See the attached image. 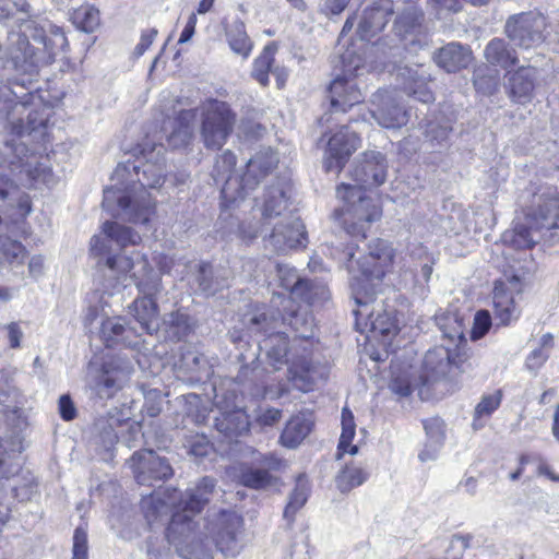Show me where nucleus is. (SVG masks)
I'll use <instances>...</instances> for the list:
<instances>
[{"instance_id":"nucleus-36","label":"nucleus","mask_w":559,"mask_h":559,"mask_svg":"<svg viewBox=\"0 0 559 559\" xmlns=\"http://www.w3.org/2000/svg\"><path fill=\"white\" fill-rule=\"evenodd\" d=\"M486 60L501 69H508L518 62L516 51L501 38L491 39L484 51Z\"/></svg>"},{"instance_id":"nucleus-39","label":"nucleus","mask_w":559,"mask_h":559,"mask_svg":"<svg viewBox=\"0 0 559 559\" xmlns=\"http://www.w3.org/2000/svg\"><path fill=\"white\" fill-rule=\"evenodd\" d=\"M226 37L230 49L240 55L242 58H248L252 50V41L247 35L245 23L241 20H235L226 29Z\"/></svg>"},{"instance_id":"nucleus-26","label":"nucleus","mask_w":559,"mask_h":559,"mask_svg":"<svg viewBox=\"0 0 559 559\" xmlns=\"http://www.w3.org/2000/svg\"><path fill=\"white\" fill-rule=\"evenodd\" d=\"M372 103L377 109L372 110L374 120L384 128H401L408 121V111L405 110L389 91H380L373 95Z\"/></svg>"},{"instance_id":"nucleus-6","label":"nucleus","mask_w":559,"mask_h":559,"mask_svg":"<svg viewBox=\"0 0 559 559\" xmlns=\"http://www.w3.org/2000/svg\"><path fill=\"white\" fill-rule=\"evenodd\" d=\"M337 195L344 201L342 209L336 210L344 230L353 236L366 238L371 224L382 216L379 202L367 197L361 187L342 183L337 187Z\"/></svg>"},{"instance_id":"nucleus-37","label":"nucleus","mask_w":559,"mask_h":559,"mask_svg":"<svg viewBox=\"0 0 559 559\" xmlns=\"http://www.w3.org/2000/svg\"><path fill=\"white\" fill-rule=\"evenodd\" d=\"M26 255L27 250L22 242L0 236V266L10 269L22 266Z\"/></svg>"},{"instance_id":"nucleus-64","label":"nucleus","mask_w":559,"mask_h":559,"mask_svg":"<svg viewBox=\"0 0 559 559\" xmlns=\"http://www.w3.org/2000/svg\"><path fill=\"white\" fill-rule=\"evenodd\" d=\"M143 411L150 417H156L162 411V397L158 392H150L145 396V404Z\"/></svg>"},{"instance_id":"nucleus-7","label":"nucleus","mask_w":559,"mask_h":559,"mask_svg":"<svg viewBox=\"0 0 559 559\" xmlns=\"http://www.w3.org/2000/svg\"><path fill=\"white\" fill-rule=\"evenodd\" d=\"M166 538L183 559H213L214 544L209 532L188 514H171Z\"/></svg>"},{"instance_id":"nucleus-1","label":"nucleus","mask_w":559,"mask_h":559,"mask_svg":"<svg viewBox=\"0 0 559 559\" xmlns=\"http://www.w3.org/2000/svg\"><path fill=\"white\" fill-rule=\"evenodd\" d=\"M116 183L104 189L103 209L114 217L146 225L155 214V202L148 189L165 181V160L146 159L119 164L112 175Z\"/></svg>"},{"instance_id":"nucleus-14","label":"nucleus","mask_w":559,"mask_h":559,"mask_svg":"<svg viewBox=\"0 0 559 559\" xmlns=\"http://www.w3.org/2000/svg\"><path fill=\"white\" fill-rule=\"evenodd\" d=\"M525 272L522 269L504 272V280L496 281L493 288V313L500 324L508 325L518 319L519 310L513 294H520L523 288Z\"/></svg>"},{"instance_id":"nucleus-44","label":"nucleus","mask_w":559,"mask_h":559,"mask_svg":"<svg viewBox=\"0 0 559 559\" xmlns=\"http://www.w3.org/2000/svg\"><path fill=\"white\" fill-rule=\"evenodd\" d=\"M533 229L536 228L531 227L528 221L527 225L516 224L512 230L503 234L502 240L514 249H528L536 242L533 236Z\"/></svg>"},{"instance_id":"nucleus-20","label":"nucleus","mask_w":559,"mask_h":559,"mask_svg":"<svg viewBox=\"0 0 559 559\" xmlns=\"http://www.w3.org/2000/svg\"><path fill=\"white\" fill-rule=\"evenodd\" d=\"M142 436L141 425L123 417L118 409L109 412L106 420L102 424V439L106 447L121 441L128 448H133Z\"/></svg>"},{"instance_id":"nucleus-21","label":"nucleus","mask_w":559,"mask_h":559,"mask_svg":"<svg viewBox=\"0 0 559 559\" xmlns=\"http://www.w3.org/2000/svg\"><path fill=\"white\" fill-rule=\"evenodd\" d=\"M215 405L219 414L214 419L216 430L229 440L247 435L250 430L249 416L242 407L215 395Z\"/></svg>"},{"instance_id":"nucleus-41","label":"nucleus","mask_w":559,"mask_h":559,"mask_svg":"<svg viewBox=\"0 0 559 559\" xmlns=\"http://www.w3.org/2000/svg\"><path fill=\"white\" fill-rule=\"evenodd\" d=\"M356 425L353 413L344 407L342 409V433L338 442V453L337 457H340L343 453H349L355 455L358 452V447L353 445L352 441L355 437Z\"/></svg>"},{"instance_id":"nucleus-2","label":"nucleus","mask_w":559,"mask_h":559,"mask_svg":"<svg viewBox=\"0 0 559 559\" xmlns=\"http://www.w3.org/2000/svg\"><path fill=\"white\" fill-rule=\"evenodd\" d=\"M277 163L278 158L272 150L259 152L249 159L246 173L239 178L233 174L236 165L235 154L225 151L217 157L213 171L216 183L224 182L221 191L222 204L229 207L243 200Z\"/></svg>"},{"instance_id":"nucleus-10","label":"nucleus","mask_w":559,"mask_h":559,"mask_svg":"<svg viewBox=\"0 0 559 559\" xmlns=\"http://www.w3.org/2000/svg\"><path fill=\"white\" fill-rule=\"evenodd\" d=\"M236 115L221 100L207 102L202 111L201 139L209 150H219L234 131Z\"/></svg>"},{"instance_id":"nucleus-17","label":"nucleus","mask_w":559,"mask_h":559,"mask_svg":"<svg viewBox=\"0 0 559 559\" xmlns=\"http://www.w3.org/2000/svg\"><path fill=\"white\" fill-rule=\"evenodd\" d=\"M360 139L348 126L341 127L333 133L326 145L323 166L326 171L338 173L349 156L358 148Z\"/></svg>"},{"instance_id":"nucleus-18","label":"nucleus","mask_w":559,"mask_h":559,"mask_svg":"<svg viewBox=\"0 0 559 559\" xmlns=\"http://www.w3.org/2000/svg\"><path fill=\"white\" fill-rule=\"evenodd\" d=\"M132 467L140 485L152 486L154 481L167 480L174 475V469L167 459L159 456L153 450H141L132 457Z\"/></svg>"},{"instance_id":"nucleus-33","label":"nucleus","mask_w":559,"mask_h":559,"mask_svg":"<svg viewBox=\"0 0 559 559\" xmlns=\"http://www.w3.org/2000/svg\"><path fill=\"white\" fill-rule=\"evenodd\" d=\"M391 14L389 9L381 5L366 8L357 24V36L361 40L371 39L384 28Z\"/></svg>"},{"instance_id":"nucleus-50","label":"nucleus","mask_w":559,"mask_h":559,"mask_svg":"<svg viewBox=\"0 0 559 559\" xmlns=\"http://www.w3.org/2000/svg\"><path fill=\"white\" fill-rule=\"evenodd\" d=\"M9 124L11 128V132L22 136L24 134H29L31 132L37 130L40 127L45 126V119L37 118V112H29L27 115V121L24 122L23 119L19 118L16 120L9 118Z\"/></svg>"},{"instance_id":"nucleus-52","label":"nucleus","mask_w":559,"mask_h":559,"mask_svg":"<svg viewBox=\"0 0 559 559\" xmlns=\"http://www.w3.org/2000/svg\"><path fill=\"white\" fill-rule=\"evenodd\" d=\"M423 425L427 440L442 445L445 438L444 421L439 417H431L423 420Z\"/></svg>"},{"instance_id":"nucleus-3","label":"nucleus","mask_w":559,"mask_h":559,"mask_svg":"<svg viewBox=\"0 0 559 559\" xmlns=\"http://www.w3.org/2000/svg\"><path fill=\"white\" fill-rule=\"evenodd\" d=\"M277 326V320L269 317L266 313L253 314L249 318L248 330L253 333L267 334L263 340L259 341V347L266 352V357L270 364L275 369L277 365L290 362L288 368V379L293 382L294 386L300 391L307 392L311 390L313 384L312 365L305 353L301 356L287 359L288 355V341L285 333L271 332Z\"/></svg>"},{"instance_id":"nucleus-5","label":"nucleus","mask_w":559,"mask_h":559,"mask_svg":"<svg viewBox=\"0 0 559 559\" xmlns=\"http://www.w3.org/2000/svg\"><path fill=\"white\" fill-rule=\"evenodd\" d=\"M347 269L352 274L350 288L356 304L366 306L373 301L376 289L371 283L381 281L393 265L395 252L392 245L383 239H374L368 246V254L364 261H354L349 253Z\"/></svg>"},{"instance_id":"nucleus-16","label":"nucleus","mask_w":559,"mask_h":559,"mask_svg":"<svg viewBox=\"0 0 559 559\" xmlns=\"http://www.w3.org/2000/svg\"><path fill=\"white\" fill-rule=\"evenodd\" d=\"M466 357L445 346H437L428 350L423 361L420 373L421 385H430L450 374L454 369L464 371Z\"/></svg>"},{"instance_id":"nucleus-40","label":"nucleus","mask_w":559,"mask_h":559,"mask_svg":"<svg viewBox=\"0 0 559 559\" xmlns=\"http://www.w3.org/2000/svg\"><path fill=\"white\" fill-rule=\"evenodd\" d=\"M310 487L304 476H298L296 486L288 497V502L284 509V519L289 525L293 524L296 513L306 504L309 497Z\"/></svg>"},{"instance_id":"nucleus-46","label":"nucleus","mask_w":559,"mask_h":559,"mask_svg":"<svg viewBox=\"0 0 559 559\" xmlns=\"http://www.w3.org/2000/svg\"><path fill=\"white\" fill-rule=\"evenodd\" d=\"M126 332V321L120 317L108 318L102 323L100 336L107 347H112L120 342H124Z\"/></svg>"},{"instance_id":"nucleus-13","label":"nucleus","mask_w":559,"mask_h":559,"mask_svg":"<svg viewBox=\"0 0 559 559\" xmlns=\"http://www.w3.org/2000/svg\"><path fill=\"white\" fill-rule=\"evenodd\" d=\"M547 20L537 12H523L510 16L506 34L521 48L530 49L542 45L546 38Z\"/></svg>"},{"instance_id":"nucleus-35","label":"nucleus","mask_w":559,"mask_h":559,"mask_svg":"<svg viewBox=\"0 0 559 559\" xmlns=\"http://www.w3.org/2000/svg\"><path fill=\"white\" fill-rule=\"evenodd\" d=\"M289 197L282 186H273L267 188L264 193L263 202L260 207L262 216V227L269 225L273 218L285 217L288 210Z\"/></svg>"},{"instance_id":"nucleus-45","label":"nucleus","mask_w":559,"mask_h":559,"mask_svg":"<svg viewBox=\"0 0 559 559\" xmlns=\"http://www.w3.org/2000/svg\"><path fill=\"white\" fill-rule=\"evenodd\" d=\"M275 50V47L267 45L253 62L252 78L263 86L269 84V73L273 70Z\"/></svg>"},{"instance_id":"nucleus-53","label":"nucleus","mask_w":559,"mask_h":559,"mask_svg":"<svg viewBox=\"0 0 559 559\" xmlns=\"http://www.w3.org/2000/svg\"><path fill=\"white\" fill-rule=\"evenodd\" d=\"M500 403V392L483 396L481 401L477 404L475 408L474 426H476V421L479 420L480 418L489 417L499 407Z\"/></svg>"},{"instance_id":"nucleus-57","label":"nucleus","mask_w":559,"mask_h":559,"mask_svg":"<svg viewBox=\"0 0 559 559\" xmlns=\"http://www.w3.org/2000/svg\"><path fill=\"white\" fill-rule=\"evenodd\" d=\"M445 320L447 323L442 325L444 336L452 342L463 340L465 330L463 319L453 316L448 317Z\"/></svg>"},{"instance_id":"nucleus-8","label":"nucleus","mask_w":559,"mask_h":559,"mask_svg":"<svg viewBox=\"0 0 559 559\" xmlns=\"http://www.w3.org/2000/svg\"><path fill=\"white\" fill-rule=\"evenodd\" d=\"M343 73L337 74L329 86L331 107L334 112H345L362 102L356 78L364 74L365 62L360 55L347 50L342 56Z\"/></svg>"},{"instance_id":"nucleus-28","label":"nucleus","mask_w":559,"mask_h":559,"mask_svg":"<svg viewBox=\"0 0 559 559\" xmlns=\"http://www.w3.org/2000/svg\"><path fill=\"white\" fill-rule=\"evenodd\" d=\"M369 301L366 306L357 304L358 308L353 310L356 317V324L359 326L361 321H365V326L361 332L369 330L374 335L390 336L397 332V324L395 318L386 311H378L374 313L372 310L369 312Z\"/></svg>"},{"instance_id":"nucleus-43","label":"nucleus","mask_w":559,"mask_h":559,"mask_svg":"<svg viewBox=\"0 0 559 559\" xmlns=\"http://www.w3.org/2000/svg\"><path fill=\"white\" fill-rule=\"evenodd\" d=\"M71 19L75 27L85 33H93L100 23L99 11L92 4H83L75 9Z\"/></svg>"},{"instance_id":"nucleus-42","label":"nucleus","mask_w":559,"mask_h":559,"mask_svg":"<svg viewBox=\"0 0 559 559\" xmlns=\"http://www.w3.org/2000/svg\"><path fill=\"white\" fill-rule=\"evenodd\" d=\"M424 14L413 3L403 10L395 22L396 33L401 36L417 32L423 23Z\"/></svg>"},{"instance_id":"nucleus-58","label":"nucleus","mask_w":559,"mask_h":559,"mask_svg":"<svg viewBox=\"0 0 559 559\" xmlns=\"http://www.w3.org/2000/svg\"><path fill=\"white\" fill-rule=\"evenodd\" d=\"M312 289V284L309 281L298 277L289 293L292 298L300 299L310 305L313 302Z\"/></svg>"},{"instance_id":"nucleus-19","label":"nucleus","mask_w":559,"mask_h":559,"mask_svg":"<svg viewBox=\"0 0 559 559\" xmlns=\"http://www.w3.org/2000/svg\"><path fill=\"white\" fill-rule=\"evenodd\" d=\"M115 242L118 247L136 246L141 241L139 233L131 227L121 225L117 222L106 221L102 225L99 234L94 235L90 242V253L92 257H103L110 251L109 242Z\"/></svg>"},{"instance_id":"nucleus-31","label":"nucleus","mask_w":559,"mask_h":559,"mask_svg":"<svg viewBox=\"0 0 559 559\" xmlns=\"http://www.w3.org/2000/svg\"><path fill=\"white\" fill-rule=\"evenodd\" d=\"M397 80L403 90L417 100L428 104L435 100L432 91L428 87V74L421 69L401 68L397 72Z\"/></svg>"},{"instance_id":"nucleus-12","label":"nucleus","mask_w":559,"mask_h":559,"mask_svg":"<svg viewBox=\"0 0 559 559\" xmlns=\"http://www.w3.org/2000/svg\"><path fill=\"white\" fill-rule=\"evenodd\" d=\"M243 526V519L235 511H222L213 516L204 528L209 532L214 546L225 557H235L240 551L238 536Z\"/></svg>"},{"instance_id":"nucleus-22","label":"nucleus","mask_w":559,"mask_h":559,"mask_svg":"<svg viewBox=\"0 0 559 559\" xmlns=\"http://www.w3.org/2000/svg\"><path fill=\"white\" fill-rule=\"evenodd\" d=\"M306 230L302 222L294 215L280 219L266 241L277 252L306 246Z\"/></svg>"},{"instance_id":"nucleus-25","label":"nucleus","mask_w":559,"mask_h":559,"mask_svg":"<svg viewBox=\"0 0 559 559\" xmlns=\"http://www.w3.org/2000/svg\"><path fill=\"white\" fill-rule=\"evenodd\" d=\"M353 177L356 182L354 186H359L361 189L382 185L386 179L384 156L380 152L365 153L362 160L355 166Z\"/></svg>"},{"instance_id":"nucleus-59","label":"nucleus","mask_w":559,"mask_h":559,"mask_svg":"<svg viewBox=\"0 0 559 559\" xmlns=\"http://www.w3.org/2000/svg\"><path fill=\"white\" fill-rule=\"evenodd\" d=\"M549 358V353L543 348L532 350L525 360V367L528 371L536 373Z\"/></svg>"},{"instance_id":"nucleus-51","label":"nucleus","mask_w":559,"mask_h":559,"mask_svg":"<svg viewBox=\"0 0 559 559\" xmlns=\"http://www.w3.org/2000/svg\"><path fill=\"white\" fill-rule=\"evenodd\" d=\"M240 481L253 489L265 488L271 484V475L264 469H247L241 473Z\"/></svg>"},{"instance_id":"nucleus-54","label":"nucleus","mask_w":559,"mask_h":559,"mask_svg":"<svg viewBox=\"0 0 559 559\" xmlns=\"http://www.w3.org/2000/svg\"><path fill=\"white\" fill-rule=\"evenodd\" d=\"M261 373L260 370L257 369H250L249 367H242L237 376V380L239 383H241L245 388H248L249 393L253 396H265L269 394L267 388L264 385V382L261 384H254L252 388L249 383H247L249 379V374L252 376V378H258V376Z\"/></svg>"},{"instance_id":"nucleus-9","label":"nucleus","mask_w":559,"mask_h":559,"mask_svg":"<svg viewBox=\"0 0 559 559\" xmlns=\"http://www.w3.org/2000/svg\"><path fill=\"white\" fill-rule=\"evenodd\" d=\"M131 372V364L121 358H111L103 364L91 361L86 372V384L99 399H111L122 389Z\"/></svg>"},{"instance_id":"nucleus-60","label":"nucleus","mask_w":559,"mask_h":559,"mask_svg":"<svg viewBox=\"0 0 559 559\" xmlns=\"http://www.w3.org/2000/svg\"><path fill=\"white\" fill-rule=\"evenodd\" d=\"M491 325V318L488 311H478L475 316L474 328H473V338L483 337L489 330Z\"/></svg>"},{"instance_id":"nucleus-62","label":"nucleus","mask_w":559,"mask_h":559,"mask_svg":"<svg viewBox=\"0 0 559 559\" xmlns=\"http://www.w3.org/2000/svg\"><path fill=\"white\" fill-rule=\"evenodd\" d=\"M147 558L148 559H168V549L158 538L150 537L147 539Z\"/></svg>"},{"instance_id":"nucleus-15","label":"nucleus","mask_w":559,"mask_h":559,"mask_svg":"<svg viewBox=\"0 0 559 559\" xmlns=\"http://www.w3.org/2000/svg\"><path fill=\"white\" fill-rule=\"evenodd\" d=\"M526 221L536 230L559 229V191L552 186H542L533 194Z\"/></svg>"},{"instance_id":"nucleus-23","label":"nucleus","mask_w":559,"mask_h":559,"mask_svg":"<svg viewBox=\"0 0 559 559\" xmlns=\"http://www.w3.org/2000/svg\"><path fill=\"white\" fill-rule=\"evenodd\" d=\"M540 71L531 66L519 67L515 71L508 72V93L511 99L518 104H527L534 97V92L539 85Z\"/></svg>"},{"instance_id":"nucleus-29","label":"nucleus","mask_w":559,"mask_h":559,"mask_svg":"<svg viewBox=\"0 0 559 559\" xmlns=\"http://www.w3.org/2000/svg\"><path fill=\"white\" fill-rule=\"evenodd\" d=\"M178 491L173 489L171 492L158 491L141 501V508L148 525H153L159 521L165 520L174 508L177 509Z\"/></svg>"},{"instance_id":"nucleus-55","label":"nucleus","mask_w":559,"mask_h":559,"mask_svg":"<svg viewBox=\"0 0 559 559\" xmlns=\"http://www.w3.org/2000/svg\"><path fill=\"white\" fill-rule=\"evenodd\" d=\"M88 558V540L86 525H80L75 528L73 535L72 559Z\"/></svg>"},{"instance_id":"nucleus-63","label":"nucleus","mask_w":559,"mask_h":559,"mask_svg":"<svg viewBox=\"0 0 559 559\" xmlns=\"http://www.w3.org/2000/svg\"><path fill=\"white\" fill-rule=\"evenodd\" d=\"M20 193L17 185L7 175L0 174V200L5 201Z\"/></svg>"},{"instance_id":"nucleus-56","label":"nucleus","mask_w":559,"mask_h":559,"mask_svg":"<svg viewBox=\"0 0 559 559\" xmlns=\"http://www.w3.org/2000/svg\"><path fill=\"white\" fill-rule=\"evenodd\" d=\"M165 323L175 329L173 334L178 338L185 336L190 329L189 317L180 311L169 313Z\"/></svg>"},{"instance_id":"nucleus-27","label":"nucleus","mask_w":559,"mask_h":559,"mask_svg":"<svg viewBox=\"0 0 559 559\" xmlns=\"http://www.w3.org/2000/svg\"><path fill=\"white\" fill-rule=\"evenodd\" d=\"M215 486L216 483L213 478L209 476L201 478L194 487L189 488L186 491L185 497L177 501L178 504L175 512L188 514L194 519V516L199 514L210 502Z\"/></svg>"},{"instance_id":"nucleus-34","label":"nucleus","mask_w":559,"mask_h":559,"mask_svg":"<svg viewBox=\"0 0 559 559\" xmlns=\"http://www.w3.org/2000/svg\"><path fill=\"white\" fill-rule=\"evenodd\" d=\"M283 323L289 325L301 340H309L313 336L314 320L308 308L296 306L292 298L286 300L285 313L282 317Z\"/></svg>"},{"instance_id":"nucleus-11","label":"nucleus","mask_w":559,"mask_h":559,"mask_svg":"<svg viewBox=\"0 0 559 559\" xmlns=\"http://www.w3.org/2000/svg\"><path fill=\"white\" fill-rule=\"evenodd\" d=\"M135 286L142 297L131 305V311L142 329L152 334L158 330V309L154 297L160 292V276L156 272H148L147 278H140L134 273Z\"/></svg>"},{"instance_id":"nucleus-30","label":"nucleus","mask_w":559,"mask_h":559,"mask_svg":"<svg viewBox=\"0 0 559 559\" xmlns=\"http://www.w3.org/2000/svg\"><path fill=\"white\" fill-rule=\"evenodd\" d=\"M433 60L438 67L449 73H454L469 66L473 60V53L469 47L452 41L438 49Z\"/></svg>"},{"instance_id":"nucleus-61","label":"nucleus","mask_w":559,"mask_h":559,"mask_svg":"<svg viewBox=\"0 0 559 559\" xmlns=\"http://www.w3.org/2000/svg\"><path fill=\"white\" fill-rule=\"evenodd\" d=\"M277 276L280 285L288 292L294 287L295 282L299 277L294 267L283 264L277 265Z\"/></svg>"},{"instance_id":"nucleus-49","label":"nucleus","mask_w":559,"mask_h":559,"mask_svg":"<svg viewBox=\"0 0 559 559\" xmlns=\"http://www.w3.org/2000/svg\"><path fill=\"white\" fill-rule=\"evenodd\" d=\"M452 127L449 120H431L427 123L425 136L431 144H441L448 140Z\"/></svg>"},{"instance_id":"nucleus-24","label":"nucleus","mask_w":559,"mask_h":559,"mask_svg":"<svg viewBox=\"0 0 559 559\" xmlns=\"http://www.w3.org/2000/svg\"><path fill=\"white\" fill-rule=\"evenodd\" d=\"M134 257H129L126 254H110L108 251L107 254L103 257H93L96 259L97 266H106L118 276H126L130 274V277L135 283L134 273L140 278H147L148 272H155L150 265L147 260L141 255L139 252L133 253Z\"/></svg>"},{"instance_id":"nucleus-48","label":"nucleus","mask_w":559,"mask_h":559,"mask_svg":"<svg viewBox=\"0 0 559 559\" xmlns=\"http://www.w3.org/2000/svg\"><path fill=\"white\" fill-rule=\"evenodd\" d=\"M367 479V473L360 467L346 466L337 476L336 485L342 492H347L360 486Z\"/></svg>"},{"instance_id":"nucleus-4","label":"nucleus","mask_w":559,"mask_h":559,"mask_svg":"<svg viewBox=\"0 0 559 559\" xmlns=\"http://www.w3.org/2000/svg\"><path fill=\"white\" fill-rule=\"evenodd\" d=\"M29 38L43 45L48 58L55 55L57 49H63L67 37L62 29L48 21L37 23L26 21L22 24V32L10 36L8 55L15 70L24 73L36 72L43 61L41 55L29 45Z\"/></svg>"},{"instance_id":"nucleus-47","label":"nucleus","mask_w":559,"mask_h":559,"mask_svg":"<svg viewBox=\"0 0 559 559\" xmlns=\"http://www.w3.org/2000/svg\"><path fill=\"white\" fill-rule=\"evenodd\" d=\"M198 288L205 295H213L224 286V280L214 276L213 269L207 263H200L195 276Z\"/></svg>"},{"instance_id":"nucleus-32","label":"nucleus","mask_w":559,"mask_h":559,"mask_svg":"<svg viewBox=\"0 0 559 559\" xmlns=\"http://www.w3.org/2000/svg\"><path fill=\"white\" fill-rule=\"evenodd\" d=\"M314 425L312 414L298 413L286 424L278 438L281 445L287 449L298 448L309 436Z\"/></svg>"},{"instance_id":"nucleus-38","label":"nucleus","mask_w":559,"mask_h":559,"mask_svg":"<svg viewBox=\"0 0 559 559\" xmlns=\"http://www.w3.org/2000/svg\"><path fill=\"white\" fill-rule=\"evenodd\" d=\"M195 112L192 109L181 110L176 119V128L168 136V144L174 148L188 145L192 139V123Z\"/></svg>"}]
</instances>
